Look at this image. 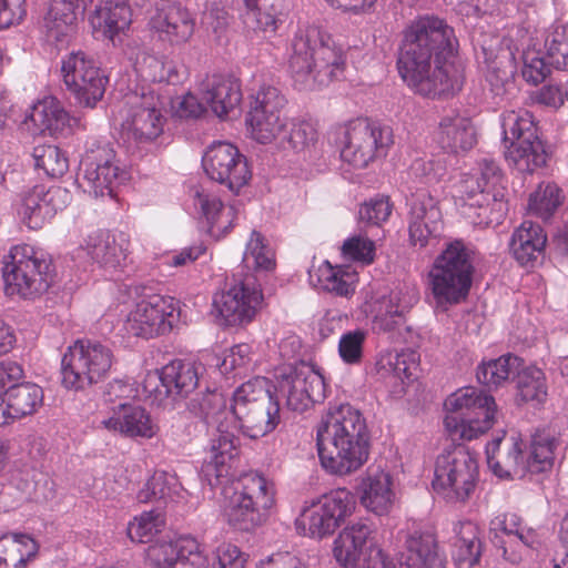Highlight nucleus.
I'll use <instances>...</instances> for the list:
<instances>
[{
	"label": "nucleus",
	"mask_w": 568,
	"mask_h": 568,
	"mask_svg": "<svg viewBox=\"0 0 568 568\" xmlns=\"http://www.w3.org/2000/svg\"><path fill=\"white\" fill-rule=\"evenodd\" d=\"M458 41L444 19L424 14L412 20L403 31L397 69L416 94L442 99L459 92L464 75L454 63Z\"/></svg>",
	"instance_id": "nucleus-1"
},
{
	"label": "nucleus",
	"mask_w": 568,
	"mask_h": 568,
	"mask_svg": "<svg viewBox=\"0 0 568 568\" xmlns=\"http://www.w3.org/2000/svg\"><path fill=\"white\" fill-rule=\"evenodd\" d=\"M369 430L359 409L348 403L329 404L317 427L321 464L334 475L358 470L368 459Z\"/></svg>",
	"instance_id": "nucleus-2"
},
{
	"label": "nucleus",
	"mask_w": 568,
	"mask_h": 568,
	"mask_svg": "<svg viewBox=\"0 0 568 568\" xmlns=\"http://www.w3.org/2000/svg\"><path fill=\"white\" fill-rule=\"evenodd\" d=\"M291 47L288 70L296 89L308 91L326 87L343 74L344 51L321 28L298 29Z\"/></svg>",
	"instance_id": "nucleus-3"
},
{
	"label": "nucleus",
	"mask_w": 568,
	"mask_h": 568,
	"mask_svg": "<svg viewBox=\"0 0 568 568\" xmlns=\"http://www.w3.org/2000/svg\"><path fill=\"white\" fill-rule=\"evenodd\" d=\"M276 387L271 379L255 376L235 388L230 405L235 428L250 438L272 433L281 422Z\"/></svg>",
	"instance_id": "nucleus-4"
},
{
	"label": "nucleus",
	"mask_w": 568,
	"mask_h": 568,
	"mask_svg": "<svg viewBox=\"0 0 568 568\" xmlns=\"http://www.w3.org/2000/svg\"><path fill=\"white\" fill-rule=\"evenodd\" d=\"M556 445L552 435L537 432L531 437L529 453L525 457L521 440L514 436L509 439L496 437L486 446L487 464L500 478H508L520 471L546 473L554 466Z\"/></svg>",
	"instance_id": "nucleus-5"
},
{
	"label": "nucleus",
	"mask_w": 568,
	"mask_h": 568,
	"mask_svg": "<svg viewBox=\"0 0 568 568\" xmlns=\"http://www.w3.org/2000/svg\"><path fill=\"white\" fill-rule=\"evenodd\" d=\"M474 272L471 254L464 242L455 240L448 243L428 273L436 306L447 310L465 302L471 288Z\"/></svg>",
	"instance_id": "nucleus-6"
},
{
	"label": "nucleus",
	"mask_w": 568,
	"mask_h": 568,
	"mask_svg": "<svg viewBox=\"0 0 568 568\" xmlns=\"http://www.w3.org/2000/svg\"><path fill=\"white\" fill-rule=\"evenodd\" d=\"M274 504V484L257 471L245 473L225 508L227 524L235 530L253 532L267 521Z\"/></svg>",
	"instance_id": "nucleus-7"
},
{
	"label": "nucleus",
	"mask_w": 568,
	"mask_h": 568,
	"mask_svg": "<svg viewBox=\"0 0 568 568\" xmlns=\"http://www.w3.org/2000/svg\"><path fill=\"white\" fill-rule=\"evenodd\" d=\"M8 258L2 267L4 293L8 296L34 298L51 286L53 264L42 250L29 244L16 245Z\"/></svg>",
	"instance_id": "nucleus-8"
},
{
	"label": "nucleus",
	"mask_w": 568,
	"mask_h": 568,
	"mask_svg": "<svg viewBox=\"0 0 568 568\" xmlns=\"http://www.w3.org/2000/svg\"><path fill=\"white\" fill-rule=\"evenodd\" d=\"M444 424L455 438L471 440L489 430L497 417L495 398L481 389L465 387L450 394L445 403Z\"/></svg>",
	"instance_id": "nucleus-9"
},
{
	"label": "nucleus",
	"mask_w": 568,
	"mask_h": 568,
	"mask_svg": "<svg viewBox=\"0 0 568 568\" xmlns=\"http://www.w3.org/2000/svg\"><path fill=\"white\" fill-rule=\"evenodd\" d=\"M506 161L521 173H532L547 164L550 152L539 135L532 114L527 110L508 111L503 115Z\"/></svg>",
	"instance_id": "nucleus-10"
},
{
	"label": "nucleus",
	"mask_w": 568,
	"mask_h": 568,
	"mask_svg": "<svg viewBox=\"0 0 568 568\" xmlns=\"http://www.w3.org/2000/svg\"><path fill=\"white\" fill-rule=\"evenodd\" d=\"M112 351L92 339H77L61 359V383L70 390H85L108 378L113 365Z\"/></svg>",
	"instance_id": "nucleus-11"
},
{
	"label": "nucleus",
	"mask_w": 568,
	"mask_h": 568,
	"mask_svg": "<svg viewBox=\"0 0 568 568\" xmlns=\"http://www.w3.org/2000/svg\"><path fill=\"white\" fill-rule=\"evenodd\" d=\"M126 292L138 300L124 324L129 334L152 338L172 331L178 317L174 298L156 294L151 286L140 283L130 284Z\"/></svg>",
	"instance_id": "nucleus-12"
},
{
	"label": "nucleus",
	"mask_w": 568,
	"mask_h": 568,
	"mask_svg": "<svg viewBox=\"0 0 568 568\" xmlns=\"http://www.w3.org/2000/svg\"><path fill=\"white\" fill-rule=\"evenodd\" d=\"M128 179L114 149L99 141H88L79 164V185L95 197L114 196V190Z\"/></svg>",
	"instance_id": "nucleus-13"
},
{
	"label": "nucleus",
	"mask_w": 568,
	"mask_h": 568,
	"mask_svg": "<svg viewBox=\"0 0 568 568\" xmlns=\"http://www.w3.org/2000/svg\"><path fill=\"white\" fill-rule=\"evenodd\" d=\"M477 478V459L458 445L437 457L433 487L450 500L464 501L474 491Z\"/></svg>",
	"instance_id": "nucleus-14"
},
{
	"label": "nucleus",
	"mask_w": 568,
	"mask_h": 568,
	"mask_svg": "<svg viewBox=\"0 0 568 568\" xmlns=\"http://www.w3.org/2000/svg\"><path fill=\"white\" fill-rule=\"evenodd\" d=\"M393 143L390 126L367 119H356L344 130L341 158L355 169H364L373 160L385 156Z\"/></svg>",
	"instance_id": "nucleus-15"
},
{
	"label": "nucleus",
	"mask_w": 568,
	"mask_h": 568,
	"mask_svg": "<svg viewBox=\"0 0 568 568\" xmlns=\"http://www.w3.org/2000/svg\"><path fill=\"white\" fill-rule=\"evenodd\" d=\"M262 300V290L253 275H233L231 281L226 280L225 288L213 298L219 324L237 326L250 323Z\"/></svg>",
	"instance_id": "nucleus-16"
},
{
	"label": "nucleus",
	"mask_w": 568,
	"mask_h": 568,
	"mask_svg": "<svg viewBox=\"0 0 568 568\" xmlns=\"http://www.w3.org/2000/svg\"><path fill=\"white\" fill-rule=\"evenodd\" d=\"M286 104L285 95L271 84H262L251 95L245 121L254 140L262 144L277 140L287 126Z\"/></svg>",
	"instance_id": "nucleus-17"
},
{
	"label": "nucleus",
	"mask_w": 568,
	"mask_h": 568,
	"mask_svg": "<svg viewBox=\"0 0 568 568\" xmlns=\"http://www.w3.org/2000/svg\"><path fill=\"white\" fill-rule=\"evenodd\" d=\"M353 507L354 497L348 490H332L305 508L296 526L303 528L305 536L322 539L335 532Z\"/></svg>",
	"instance_id": "nucleus-18"
},
{
	"label": "nucleus",
	"mask_w": 568,
	"mask_h": 568,
	"mask_svg": "<svg viewBox=\"0 0 568 568\" xmlns=\"http://www.w3.org/2000/svg\"><path fill=\"white\" fill-rule=\"evenodd\" d=\"M276 392L286 399V407L296 413H304L325 398L324 377L310 365L283 368L276 376Z\"/></svg>",
	"instance_id": "nucleus-19"
},
{
	"label": "nucleus",
	"mask_w": 568,
	"mask_h": 568,
	"mask_svg": "<svg viewBox=\"0 0 568 568\" xmlns=\"http://www.w3.org/2000/svg\"><path fill=\"white\" fill-rule=\"evenodd\" d=\"M204 368L194 362L173 359L145 382V389L158 400L184 399L201 386Z\"/></svg>",
	"instance_id": "nucleus-20"
},
{
	"label": "nucleus",
	"mask_w": 568,
	"mask_h": 568,
	"mask_svg": "<svg viewBox=\"0 0 568 568\" xmlns=\"http://www.w3.org/2000/svg\"><path fill=\"white\" fill-rule=\"evenodd\" d=\"M203 168L211 180L233 193H239L252 176L246 158L229 142L219 141L210 145L203 156Z\"/></svg>",
	"instance_id": "nucleus-21"
},
{
	"label": "nucleus",
	"mask_w": 568,
	"mask_h": 568,
	"mask_svg": "<svg viewBox=\"0 0 568 568\" xmlns=\"http://www.w3.org/2000/svg\"><path fill=\"white\" fill-rule=\"evenodd\" d=\"M408 211L409 242L415 247H426L435 240L443 226L438 202L428 190L417 189L406 199Z\"/></svg>",
	"instance_id": "nucleus-22"
},
{
	"label": "nucleus",
	"mask_w": 568,
	"mask_h": 568,
	"mask_svg": "<svg viewBox=\"0 0 568 568\" xmlns=\"http://www.w3.org/2000/svg\"><path fill=\"white\" fill-rule=\"evenodd\" d=\"M71 195L67 189L52 186L48 190L36 185L21 196L18 214L30 230H40L69 203Z\"/></svg>",
	"instance_id": "nucleus-23"
},
{
	"label": "nucleus",
	"mask_w": 568,
	"mask_h": 568,
	"mask_svg": "<svg viewBox=\"0 0 568 568\" xmlns=\"http://www.w3.org/2000/svg\"><path fill=\"white\" fill-rule=\"evenodd\" d=\"M164 122L163 100L153 92L143 93L126 120L128 138L138 144L151 143L162 134Z\"/></svg>",
	"instance_id": "nucleus-24"
},
{
	"label": "nucleus",
	"mask_w": 568,
	"mask_h": 568,
	"mask_svg": "<svg viewBox=\"0 0 568 568\" xmlns=\"http://www.w3.org/2000/svg\"><path fill=\"white\" fill-rule=\"evenodd\" d=\"M240 438L224 426L216 425V434L211 439L210 449L202 465V476L211 487L221 483L222 478L231 476L240 449Z\"/></svg>",
	"instance_id": "nucleus-25"
},
{
	"label": "nucleus",
	"mask_w": 568,
	"mask_h": 568,
	"mask_svg": "<svg viewBox=\"0 0 568 568\" xmlns=\"http://www.w3.org/2000/svg\"><path fill=\"white\" fill-rule=\"evenodd\" d=\"M149 556L158 568H209L206 556L191 536L152 546Z\"/></svg>",
	"instance_id": "nucleus-26"
},
{
	"label": "nucleus",
	"mask_w": 568,
	"mask_h": 568,
	"mask_svg": "<svg viewBox=\"0 0 568 568\" xmlns=\"http://www.w3.org/2000/svg\"><path fill=\"white\" fill-rule=\"evenodd\" d=\"M150 26L159 40L166 41L171 45H181L193 36L195 21L181 3L169 2L156 9Z\"/></svg>",
	"instance_id": "nucleus-27"
},
{
	"label": "nucleus",
	"mask_w": 568,
	"mask_h": 568,
	"mask_svg": "<svg viewBox=\"0 0 568 568\" xmlns=\"http://www.w3.org/2000/svg\"><path fill=\"white\" fill-rule=\"evenodd\" d=\"M92 2L93 0H51L43 24L48 41L64 43L75 31L79 19L83 18Z\"/></svg>",
	"instance_id": "nucleus-28"
},
{
	"label": "nucleus",
	"mask_w": 568,
	"mask_h": 568,
	"mask_svg": "<svg viewBox=\"0 0 568 568\" xmlns=\"http://www.w3.org/2000/svg\"><path fill=\"white\" fill-rule=\"evenodd\" d=\"M200 95L220 119L226 116L242 101L239 81L222 74L207 75L200 84Z\"/></svg>",
	"instance_id": "nucleus-29"
},
{
	"label": "nucleus",
	"mask_w": 568,
	"mask_h": 568,
	"mask_svg": "<svg viewBox=\"0 0 568 568\" xmlns=\"http://www.w3.org/2000/svg\"><path fill=\"white\" fill-rule=\"evenodd\" d=\"M102 425L131 438H152L159 432L158 425L145 408L129 403H122L114 408L113 415L102 420Z\"/></svg>",
	"instance_id": "nucleus-30"
},
{
	"label": "nucleus",
	"mask_w": 568,
	"mask_h": 568,
	"mask_svg": "<svg viewBox=\"0 0 568 568\" xmlns=\"http://www.w3.org/2000/svg\"><path fill=\"white\" fill-rule=\"evenodd\" d=\"M547 235L544 229L531 221H524L510 239L513 257L525 267H534L545 256Z\"/></svg>",
	"instance_id": "nucleus-31"
},
{
	"label": "nucleus",
	"mask_w": 568,
	"mask_h": 568,
	"mask_svg": "<svg viewBox=\"0 0 568 568\" xmlns=\"http://www.w3.org/2000/svg\"><path fill=\"white\" fill-rule=\"evenodd\" d=\"M392 485L389 473L379 467H368L359 486L361 504L377 516L387 515L395 498Z\"/></svg>",
	"instance_id": "nucleus-32"
},
{
	"label": "nucleus",
	"mask_w": 568,
	"mask_h": 568,
	"mask_svg": "<svg viewBox=\"0 0 568 568\" xmlns=\"http://www.w3.org/2000/svg\"><path fill=\"white\" fill-rule=\"evenodd\" d=\"M373 528L366 523H355L345 527L334 541L333 554L344 568L358 566L362 555L374 541Z\"/></svg>",
	"instance_id": "nucleus-33"
},
{
	"label": "nucleus",
	"mask_w": 568,
	"mask_h": 568,
	"mask_svg": "<svg viewBox=\"0 0 568 568\" xmlns=\"http://www.w3.org/2000/svg\"><path fill=\"white\" fill-rule=\"evenodd\" d=\"M435 140L444 151L455 154L470 150L477 141L470 120L458 114L442 118Z\"/></svg>",
	"instance_id": "nucleus-34"
},
{
	"label": "nucleus",
	"mask_w": 568,
	"mask_h": 568,
	"mask_svg": "<svg viewBox=\"0 0 568 568\" xmlns=\"http://www.w3.org/2000/svg\"><path fill=\"white\" fill-rule=\"evenodd\" d=\"M129 252V240L124 234L100 233L90 237L88 254L105 270H118L125 263Z\"/></svg>",
	"instance_id": "nucleus-35"
},
{
	"label": "nucleus",
	"mask_w": 568,
	"mask_h": 568,
	"mask_svg": "<svg viewBox=\"0 0 568 568\" xmlns=\"http://www.w3.org/2000/svg\"><path fill=\"white\" fill-rule=\"evenodd\" d=\"M43 389L31 382L16 383L3 393L6 412L11 419L31 416L43 405Z\"/></svg>",
	"instance_id": "nucleus-36"
},
{
	"label": "nucleus",
	"mask_w": 568,
	"mask_h": 568,
	"mask_svg": "<svg viewBox=\"0 0 568 568\" xmlns=\"http://www.w3.org/2000/svg\"><path fill=\"white\" fill-rule=\"evenodd\" d=\"M406 557L399 568H444L433 534L414 531L406 537Z\"/></svg>",
	"instance_id": "nucleus-37"
},
{
	"label": "nucleus",
	"mask_w": 568,
	"mask_h": 568,
	"mask_svg": "<svg viewBox=\"0 0 568 568\" xmlns=\"http://www.w3.org/2000/svg\"><path fill=\"white\" fill-rule=\"evenodd\" d=\"M28 119L32 122L34 131L42 134L48 133L52 136L62 134L71 126L70 114L64 110L60 101L54 98L36 103Z\"/></svg>",
	"instance_id": "nucleus-38"
},
{
	"label": "nucleus",
	"mask_w": 568,
	"mask_h": 568,
	"mask_svg": "<svg viewBox=\"0 0 568 568\" xmlns=\"http://www.w3.org/2000/svg\"><path fill=\"white\" fill-rule=\"evenodd\" d=\"M244 3L245 23L264 32H275L288 10L287 0H244Z\"/></svg>",
	"instance_id": "nucleus-39"
},
{
	"label": "nucleus",
	"mask_w": 568,
	"mask_h": 568,
	"mask_svg": "<svg viewBox=\"0 0 568 568\" xmlns=\"http://www.w3.org/2000/svg\"><path fill=\"white\" fill-rule=\"evenodd\" d=\"M39 546L28 534L6 532L0 536V568H26Z\"/></svg>",
	"instance_id": "nucleus-40"
},
{
	"label": "nucleus",
	"mask_w": 568,
	"mask_h": 568,
	"mask_svg": "<svg viewBox=\"0 0 568 568\" xmlns=\"http://www.w3.org/2000/svg\"><path fill=\"white\" fill-rule=\"evenodd\" d=\"M523 365L521 357L507 353L498 358L483 361L476 368V378L488 389H497L515 378Z\"/></svg>",
	"instance_id": "nucleus-41"
},
{
	"label": "nucleus",
	"mask_w": 568,
	"mask_h": 568,
	"mask_svg": "<svg viewBox=\"0 0 568 568\" xmlns=\"http://www.w3.org/2000/svg\"><path fill=\"white\" fill-rule=\"evenodd\" d=\"M131 16L130 4L124 0H106L94 10L91 24L106 38L113 39L130 26Z\"/></svg>",
	"instance_id": "nucleus-42"
},
{
	"label": "nucleus",
	"mask_w": 568,
	"mask_h": 568,
	"mask_svg": "<svg viewBox=\"0 0 568 568\" xmlns=\"http://www.w3.org/2000/svg\"><path fill=\"white\" fill-rule=\"evenodd\" d=\"M186 407L193 416L199 417L207 425H220L223 423L222 417L230 414L223 393L209 386L204 390L197 392L189 400Z\"/></svg>",
	"instance_id": "nucleus-43"
},
{
	"label": "nucleus",
	"mask_w": 568,
	"mask_h": 568,
	"mask_svg": "<svg viewBox=\"0 0 568 568\" xmlns=\"http://www.w3.org/2000/svg\"><path fill=\"white\" fill-rule=\"evenodd\" d=\"M469 199L471 200L470 206L478 210L476 215L479 224L497 226L507 214L508 203L505 200L504 190L477 193L471 190Z\"/></svg>",
	"instance_id": "nucleus-44"
},
{
	"label": "nucleus",
	"mask_w": 568,
	"mask_h": 568,
	"mask_svg": "<svg viewBox=\"0 0 568 568\" xmlns=\"http://www.w3.org/2000/svg\"><path fill=\"white\" fill-rule=\"evenodd\" d=\"M517 378V395L518 402L528 403L536 402L537 404L544 403L547 397V384L545 373L536 367L524 365L515 374Z\"/></svg>",
	"instance_id": "nucleus-45"
},
{
	"label": "nucleus",
	"mask_w": 568,
	"mask_h": 568,
	"mask_svg": "<svg viewBox=\"0 0 568 568\" xmlns=\"http://www.w3.org/2000/svg\"><path fill=\"white\" fill-rule=\"evenodd\" d=\"M481 556V540L477 527L471 523L462 526L459 537L455 542L453 558L456 568H473Z\"/></svg>",
	"instance_id": "nucleus-46"
},
{
	"label": "nucleus",
	"mask_w": 568,
	"mask_h": 568,
	"mask_svg": "<svg viewBox=\"0 0 568 568\" xmlns=\"http://www.w3.org/2000/svg\"><path fill=\"white\" fill-rule=\"evenodd\" d=\"M74 82L75 84L67 85V89L74 98L75 103L79 106L93 109L104 95L108 77L102 70H99Z\"/></svg>",
	"instance_id": "nucleus-47"
},
{
	"label": "nucleus",
	"mask_w": 568,
	"mask_h": 568,
	"mask_svg": "<svg viewBox=\"0 0 568 568\" xmlns=\"http://www.w3.org/2000/svg\"><path fill=\"white\" fill-rule=\"evenodd\" d=\"M416 301L415 295L404 294L402 291L392 292L388 300L383 302L376 322L384 331L394 329L404 323L405 314Z\"/></svg>",
	"instance_id": "nucleus-48"
},
{
	"label": "nucleus",
	"mask_w": 568,
	"mask_h": 568,
	"mask_svg": "<svg viewBox=\"0 0 568 568\" xmlns=\"http://www.w3.org/2000/svg\"><path fill=\"white\" fill-rule=\"evenodd\" d=\"M562 190L552 182H542L530 194L528 206L539 217L547 220L562 204Z\"/></svg>",
	"instance_id": "nucleus-49"
},
{
	"label": "nucleus",
	"mask_w": 568,
	"mask_h": 568,
	"mask_svg": "<svg viewBox=\"0 0 568 568\" xmlns=\"http://www.w3.org/2000/svg\"><path fill=\"white\" fill-rule=\"evenodd\" d=\"M318 282L325 291L338 296H348L355 290V274L327 261L318 267Z\"/></svg>",
	"instance_id": "nucleus-50"
},
{
	"label": "nucleus",
	"mask_w": 568,
	"mask_h": 568,
	"mask_svg": "<svg viewBox=\"0 0 568 568\" xmlns=\"http://www.w3.org/2000/svg\"><path fill=\"white\" fill-rule=\"evenodd\" d=\"M243 262L247 267L252 266L257 272H270L275 268L276 262L274 251L260 232L253 231L251 233V237L244 252Z\"/></svg>",
	"instance_id": "nucleus-51"
},
{
	"label": "nucleus",
	"mask_w": 568,
	"mask_h": 568,
	"mask_svg": "<svg viewBox=\"0 0 568 568\" xmlns=\"http://www.w3.org/2000/svg\"><path fill=\"white\" fill-rule=\"evenodd\" d=\"M32 156L37 169H42L50 178H61L69 170L65 153L57 145L41 144L33 148Z\"/></svg>",
	"instance_id": "nucleus-52"
},
{
	"label": "nucleus",
	"mask_w": 568,
	"mask_h": 568,
	"mask_svg": "<svg viewBox=\"0 0 568 568\" xmlns=\"http://www.w3.org/2000/svg\"><path fill=\"white\" fill-rule=\"evenodd\" d=\"M253 363L252 346L246 343H241L232 346L225 351L221 361L217 362L221 374L226 377H241L244 375Z\"/></svg>",
	"instance_id": "nucleus-53"
},
{
	"label": "nucleus",
	"mask_w": 568,
	"mask_h": 568,
	"mask_svg": "<svg viewBox=\"0 0 568 568\" xmlns=\"http://www.w3.org/2000/svg\"><path fill=\"white\" fill-rule=\"evenodd\" d=\"M101 70L94 58L82 51H72L62 60L61 72L63 75V82L67 85L75 84L74 81L93 74Z\"/></svg>",
	"instance_id": "nucleus-54"
},
{
	"label": "nucleus",
	"mask_w": 568,
	"mask_h": 568,
	"mask_svg": "<svg viewBox=\"0 0 568 568\" xmlns=\"http://www.w3.org/2000/svg\"><path fill=\"white\" fill-rule=\"evenodd\" d=\"M277 140L283 149L302 151L316 142L317 131L307 121L293 122L290 130L285 128Z\"/></svg>",
	"instance_id": "nucleus-55"
},
{
	"label": "nucleus",
	"mask_w": 568,
	"mask_h": 568,
	"mask_svg": "<svg viewBox=\"0 0 568 568\" xmlns=\"http://www.w3.org/2000/svg\"><path fill=\"white\" fill-rule=\"evenodd\" d=\"M194 206L200 210L205 219L211 234H214L215 229L226 232L229 225L220 221L224 206L216 195L206 192L204 189L197 190L194 194Z\"/></svg>",
	"instance_id": "nucleus-56"
},
{
	"label": "nucleus",
	"mask_w": 568,
	"mask_h": 568,
	"mask_svg": "<svg viewBox=\"0 0 568 568\" xmlns=\"http://www.w3.org/2000/svg\"><path fill=\"white\" fill-rule=\"evenodd\" d=\"M175 478L164 471H155L138 491L140 503L163 501L172 497Z\"/></svg>",
	"instance_id": "nucleus-57"
},
{
	"label": "nucleus",
	"mask_w": 568,
	"mask_h": 568,
	"mask_svg": "<svg viewBox=\"0 0 568 568\" xmlns=\"http://www.w3.org/2000/svg\"><path fill=\"white\" fill-rule=\"evenodd\" d=\"M393 211L389 196L376 195L364 202L358 210V222L363 226H381Z\"/></svg>",
	"instance_id": "nucleus-58"
},
{
	"label": "nucleus",
	"mask_w": 568,
	"mask_h": 568,
	"mask_svg": "<svg viewBox=\"0 0 568 568\" xmlns=\"http://www.w3.org/2000/svg\"><path fill=\"white\" fill-rule=\"evenodd\" d=\"M163 525L164 520L159 513L145 511L129 524L128 536L132 541L146 544L161 531Z\"/></svg>",
	"instance_id": "nucleus-59"
},
{
	"label": "nucleus",
	"mask_w": 568,
	"mask_h": 568,
	"mask_svg": "<svg viewBox=\"0 0 568 568\" xmlns=\"http://www.w3.org/2000/svg\"><path fill=\"white\" fill-rule=\"evenodd\" d=\"M475 182L478 192H494L496 190H504L503 172L497 162L489 158H483L478 161V169L475 179L467 181Z\"/></svg>",
	"instance_id": "nucleus-60"
},
{
	"label": "nucleus",
	"mask_w": 568,
	"mask_h": 568,
	"mask_svg": "<svg viewBox=\"0 0 568 568\" xmlns=\"http://www.w3.org/2000/svg\"><path fill=\"white\" fill-rule=\"evenodd\" d=\"M548 63L558 70L568 69V42L559 26L554 27L545 39Z\"/></svg>",
	"instance_id": "nucleus-61"
},
{
	"label": "nucleus",
	"mask_w": 568,
	"mask_h": 568,
	"mask_svg": "<svg viewBox=\"0 0 568 568\" xmlns=\"http://www.w3.org/2000/svg\"><path fill=\"white\" fill-rule=\"evenodd\" d=\"M550 63H548L547 53L545 52V57H541L539 52L528 51L523 55V69L521 74L523 78L531 83L539 84L541 83L550 72Z\"/></svg>",
	"instance_id": "nucleus-62"
},
{
	"label": "nucleus",
	"mask_w": 568,
	"mask_h": 568,
	"mask_svg": "<svg viewBox=\"0 0 568 568\" xmlns=\"http://www.w3.org/2000/svg\"><path fill=\"white\" fill-rule=\"evenodd\" d=\"M486 80L490 87L491 93L498 99V102L503 101L514 88L511 67L501 68L497 62H493L488 67Z\"/></svg>",
	"instance_id": "nucleus-63"
},
{
	"label": "nucleus",
	"mask_w": 568,
	"mask_h": 568,
	"mask_svg": "<svg viewBox=\"0 0 568 568\" xmlns=\"http://www.w3.org/2000/svg\"><path fill=\"white\" fill-rule=\"evenodd\" d=\"M342 252L347 260L371 264L375 257V244L368 237L352 236L344 242Z\"/></svg>",
	"instance_id": "nucleus-64"
}]
</instances>
